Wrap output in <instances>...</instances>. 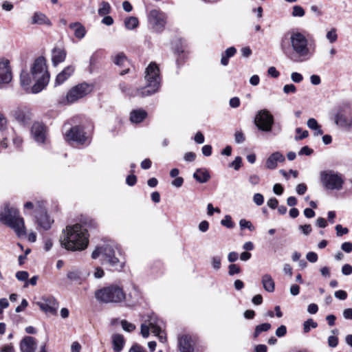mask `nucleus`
I'll return each instance as SVG.
<instances>
[{"label":"nucleus","mask_w":352,"mask_h":352,"mask_svg":"<svg viewBox=\"0 0 352 352\" xmlns=\"http://www.w3.org/2000/svg\"><path fill=\"white\" fill-rule=\"evenodd\" d=\"M280 48L285 56L294 63L308 61L314 54V49L310 47L305 33L295 29L285 34Z\"/></svg>","instance_id":"nucleus-1"},{"label":"nucleus","mask_w":352,"mask_h":352,"mask_svg":"<svg viewBox=\"0 0 352 352\" xmlns=\"http://www.w3.org/2000/svg\"><path fill=\"white\" fill-rule=\"evenodd\" d=\"M62 247L70 251L85 250L89 243L87 230L82 224L67 226L60 239Z\"/></svg>","instance_id":"nucleus-2"},{"label":"nucleus","mask_w":352,"mask_h":352,"mask_svg":"<svg viewBox=\"0 0 352 352\" xmlns=\"http://www.w3.org/2000/svg\"><path fill=\"white\" fill-rule=\"evenodd\" d=\"M0 222L13 230L18 236L26 235L23 218L20 215L19 210L9 203L0 206Z\"/></svg>","instance_id":"nucleus-3"},{"label":"nucleus","mask_w":352,"mask_h":352,"mask_svg":"<svg viewBox=\"0 0 352 352\" xmlns=\"http://www.w3.org/2000/svg\"><path fill=\"white\" fill-rule=\"evenodd\" d=\"M31 74L33 80L36 81L31 88V93H39L50 81V74L47 70L45 59L43 57H38L34 60L31 67Z\"/></svg>","instance_id":"nucleus-4"},{"label":"nucleus","mask_w":352,"mask_h":352,"mask_svg":"<svg viewBox=\"0 0 352 352\" xmlns=\"http://www.w3.org/2000/svg\"><path fill=\"white\" fill-rule=\"evenodd\" d=\"M96 298L103 303H121L126 300V295L123 287L111 284L98 289L95 292Z\"/></svg>","instance_id":"nucleus-5"},{"label":"nucleus","mask_w":352,"mask_h":352,"mask_svg":"<svg viewBox=\"0 0 352 352\" xmlns=\"http://www.w3.org/2000/svg\"><path fill=\"white\" fill-rule=\"evenodd\" d=\"M145 78L147 85L138 91V95L146 96L151 95L159 89L160 85V70L155 63H151L146 69Z\"/></svg>","instance_id":"nucleus-6"},{"label":"nucleus","mask_w":352,"mask_h":352,"mask_svg":"<svg viewBox=\"0 0 352 352\" xmlns=\"http://www.w3.org/2000/svg\"><path fill=\"white\" fill-rule=\"evenodd\" d=\"M116 248V246L113 244H105L101 247L97 248L92 252L91 257L96 259L101 255L103 262L109 263L117 270H121L124 267V262L120 261L119 258L115 256Z\"/></svg>","instance_id":"nucleus-7"},{"label":"nucleus","mask_w":352,"mask_h":352,"mask_svg":"<svg viewBox=\"0 0 352 352\" xmlns=\"http://www.w3.org/2000/svg\"><path fill=\"white\" fill-rule=\"evenodd\" d=\"M165 327L164 322L158 317L152 314L148 316V319L145 323L141 325V334L144 338H147L149 335V331L157 336L162 342L166 341V336L164 331Z\"/></svg>","instance_id":"nucleus-8"},{"label":"nucleus","mask_w":352,"mask_h":352,"mask_svg":"<svg viewBox=\"0 0 352 352\" xmlns=\"http://www.w3.org/2000/svg\"><path fill=\"white\" fill-rule=\"evenodd\" d=\"M320 179L323 186L329 190H340L342 188L344 179L341 174L332 170L322 171Z\"/></svg>","instance_id":"nucleus-9"},{"label":"nucleus","mask_w":352,"mask_h":352,"mask_svg":"<svg viewBox=\"0 0 352 352\" xmlns=\"http://www.w3.org/2000/svg\"><path fill=\"white\" fill-rule=\"evenodd\" d=\"M166 19V15L156 9L151 10L148 14L149 25L156 32H161L164 30Z\"/></svg>","instance_id":"nucleus-10"},{"label":"nucleus","mask_w":352,"mask_h":352,"mask_svg":"<svg viewBox=\"0 0 352 352\" xmlns=\"http://www.w3.org/2000/svg\"><path fill=\"white\" fill-rule=\"evenodd\" d=\"M35 219L38 230H48L54 223V220L47 214L45 209L43 208V203L41 202L36 203Z\"/></svg>","instance_id":"nucleus-11"},{"label":"nucleus","mask_w":352,"mask_h":352,"mask_svg":"<svg viewBox=\"0 0 352 352\" xmlns=\"http://www.w3.org/2000/svg\"><path fill=\"white\" fill-rule=\"evenodd\" d=\"M65 140L69 142H76L78 144H85L89 142V138L86 135L82 127L80 126H72L65 134Z\"/></svg>","instance_id":"nucleus-12"},{"label":"nucleus","mask_w":352,"mask_h":352,"mask_svg":"<svg viewBox=\"0 0 352 352\" xmlns=\"http://www.w3.org/2000/svg\"><path fill=\"white\" fill-rule=\"evenodd\" d=\"M91 90V86L87 83L78 84L68 91L66 99L69 103H73L87 96Z\"/></svg>","instance_id":"nucleus-13"},{"label":"nucleus","mask_w":352,"mask_h":352,"mask_svg":"<svg viewBox=\"0 0 352 352\" xmlns=\"http://www.w3.org/2000/svg\"><path fill=\"white\" fill-rule=\"evenodd\" d=\"M254 122L258 129L269 132L272 130L274 118L267 110L263 109L258 111L256 116Z\"/></svg>","instance_id":"nucleus-14"},{"label":"nucleus","mask_w":352,"mask_h":352,"mask_svg":"<svg viewBox=\"0 0 352 352\" xmlns=\"http://www.w3.org/2000/svg\"><path fill=\"white\" fill-rule=\"evenodd\" d=\"M36 305L46 314L51 315H56L59 307L56 299L52 296H43L40 301L36 302Z\"/></svg>","instance_id":"nucleus-15"},{"label":"nucleus","mask_w":352,"mask_h":352,"mask_svg":"<svg viewBox=\"0 0 352 352\" xmlns=\"http://www.w3.org/2000/svg\"><path fill=\"white\" fill-rule=\"evenodd\" d=\"M12 78L10 62L8 59H0V83H8Z\"/></svg>","instance_id":"nucleus-16"},{"label":"nucleus","mask_w":352,"mask_h":352,"mask_svg":"<svg viewBox=\"0 0 352 352\" xmlns=\"http://www.w3.org/2000/svg\"><path fill=\"white\" fill-rule=\"evenodd\" d=\"M32 135L38 143H44L46 138V127L41 122H34L32 126Z\"/></svg>","instance_id":"nucleus-17"},{"label":"nucleus","mask_w":352,"mask_h":352,"mask_svg":"<svg viewBox=\"0 0 352 352\" xmlns=\"http://www.w3.org/2000/svg\"><path fill=\"white\" fill-rule=\"evenodd\" d=\"M36 345V340L34 338L25 336L20 342V350L21 352H35Z\"/></svg>","instance_id":"nucleus-18"},{"label":"nucleus","mask_w":352,"mask_h":352,"mask_svg":"<svg viewBox=\"0 0 352 352\" xmlns=\"http://www.w3.org/2000/svg\"><path fill=\"white\" fill-rule=\"evenodd\" d=\"M285 160V156L281 153L274 152L267 159L265 167L270 170L275 169L278 166V162H283Z\"/></svg>","instance_id":"nucleus-19"},{"label":"nucleus","mask_w":352,"mask_h":352,"mask_svg":"<svg viewBox=\"0 0 352 352\" xmlns=\"http://www.w3.org/2000/svg\"><path fill=\"white\" fill-rule=\"evenodd\" d=\"M178 346L180 352H194L191 337L188 335L178 338Z\"/></svg>","instance_id":"nucleus-20"},{"label":"nucleus","mask_w":352,"mask_h":352,"mask_svg":"<svg viewBox=\"0 0 352 352\" xmlns=\"http://www.w3.org/2000/svg\"><path fill=\"white\" fill-rule=\"evenodd\" d=\"M75 67L73 65H69L64 68L56 78L55 86L60 85L66 81L74 72Z\"/></svg>","instance_id":"nucleus-21"},{"label":"nucleus","mask_w":352,"mask_h":352,"mask_svg":"<svg viewBox=\"0 0 352 352\" xmlns=\"http://www.w3.org/2000/svg\"><path fill=\"white\" fill-rule=\"evenodd\" d=\"M66 58V51L64 49L54 47L52 52V61L54 66L63 63Z\"/></svg>","instance_id":"nucleus-22"},{"label":"nucleus","mask_w":352,"mask_h":352,"mask_svg":"<svg viewBox=\"0 0 352 352\" xmlns=\"http://www.w3.org/2000/svg\"><path fill=\"white\" fill-rule=\"evenodd\" d=\"M112 347L114 352H120L124 345V339L122 335L115 333L111 336Z\"/></svg>","instance_id":"nucleus-23"},{"label":"nucleus","mask_w":352,"mask_h":352,"mask_svg":"<svg viewBox=\"0 0 352 352\" xmlns=\"http://www.w3.org/2000/svg\"><path fill=\"white\" fill-rule=\"evenodd\" d=\"M193 177L197 182L204 184L210 179V175L207 169L201 168L196 170L193 174Z\"/></svg>","instance_id":"nucleus-24"},{"label":"nucleus","mask_w":352,"mask_h":352,"mask_svg":"<svg viewBox=\"0 0 352 352\" xmlns=\"http://www.w3.org/2000/svg\"><path fill=\"white\" fill-rule=\"evenodd\" d=\"M261 283L264 289L267 292H274L275 289V283L269 274H265L262 276Z\"/></svg>","instance_id":"nucleus-25"},{"label":"nucleus","mask_w":352,"mask_h":352,"mask_svg":"<svg viewBox=\"0 0 352 352\" xmlns=\"http://www.w3.org/2000/svg\"><path fill=\"white\" fill-rule=\"evenodd\" d=\"M147 116V113L143 109L133 110L130 113V120L132 123L138 124L142 122Z\"/></svg>","instance_id":"nucleus-26"},{"label":"nucleus","mask_w":352,"mask_h":352,"mask_svg":"<svg viewBox=\"0 0 352 352\" xmlns=\"http://www.w3.org/2000/svg\"><path fill=\"white\" fill-rule=\"evenodd\" d=\"M32 74H29L27 71L23 70L20 75V83L22 87L28 91L29 89L31 90L30 85L32 82Z\"/></svg>","instance_id":"nucleus-27"},{"label":"nucleus","mask_w":352,"mask_h":352,"mask_svg":"<svg viewBox=\"0 0 352 352\" xmlns=\"http://www.w3.org/2000/svg\"><path fill=\"white\" fill-rule=\"evenodd\" d=\"M69 27L74 31L76 38L81 39L85 36L86 30L81 23L78 22L72 23L69 24Z\"/></svg>","instance_id":"nucleus-28"},{"label":"nucleus","mask_w":352,"mask_h":352,"mask_svg":"<svg viewBox=\"0 0 352 352\" xmlns=\"http://www.w3.org/2000/svg\"><path fill=\"white\" fill-rule=\"evenodd\" d=\"M32 24H38V25H51L50 20L47 17V16L41 12H36L32 16Z\"/></svg>","instance_id":"nucleus-29"},{"label":"nucleus","mask_w":352,"mask_h":352,"mask_svg":"<svg viewBox=\"0 0 352 352\" xmlns=\"http://www.w3.org/2000/svg\"><path fill=\"white\" fill-rule=\"evenodd\" d=\"M335 122L337 124H340L342 126L352 129V116L347 118L340 113H337L335 116Z\"/></svg>","instance_id":"nucleus-30"},{"label":"nucleus","mask_w":352,"mask_h":352,"mask_svg":"<svg viewBox=\"0 0 352 352\" xmlns=\"http://www.w3.org/2000/svg\"><path fill=\"white\" fill-rule=\"evenodd\" d=\"M140 298V291L134 286L133 290L129 294V305H133L138 302Z\"/></svg>","instance_id":"nucleus-31"},{"label":"nucleus","mask_w":352,"mask_h":352,"mask_svg":"<svg viewBox=\"0 0 352 352\" xmlns=\"http://www.w3.org/2000/svg\"><path fill=\"white\" fill-rule=\"evenodd\" d=\"M124 26L128 30H133L139 25L138 19L135 16H129L124 19Z\"/></svg>","instance_id":"nucleus-32"},{"label":"nucleus","mask_w":352,"mask_h":352,"mask_svg":"<svg viewBox=\"0 0 352 352\" xmlns=\"http://www.w3.org/2000/svg\"><path fill=\"white\" fill-rule=\"evenodd\" d=\"M14 118L23 124L26 123L30 119L28 115L22 109H17L15 111Z\"/></svg>","instance_id":"nucleus-33"},{"label":"nucleus","mask_w":352,"mask_h":352,"mask_svg":"<svg viewBox=\"0 0 352 352\" xmlns=\"http://www.w3.org/2000/svg\"><path fill=\"white\" fill-rule=\"evenodd\" d=\"M272 326L270 323H263L256 327L254 337L257 338L262 332L267 331L271 329Z\"/></svg>","instance_id":"nucleus-34"},{"label":"nucleus","mask_w":352,"mask_h":352,"mask_svg":"<svg viewBox=\"0 0 352 352\" xmlns=\"http://www.w3.org/2000/svg\"><path fill=\"white\" fill-rule=\"evenodd\" d=\"M111 11V6L108 2L102 1L100 4V8L98 9V14L100 16H105L108 14Z\"/></svg>","instance_id":"nucleus-35"},{"label":"nucleus","mask_w":352,"mask_h":352,"mask_svg":"<svg viewBox=\"0 0 352 352\" xmlns=\"http://www.w3.org/2000/svg\"><path fill=\"white\" fill-rule=\"evenodd\" d=\"M337 30L335 28H331L327 32L326 38L330 43H333L338 40Z\"/></svg>","instance_id":"nucleus-36"},{"label":"nucleus","mask_w":352,"mask_h":352,"mask_svg":"<svg viewBox=\"0 0 352 352\" xmlns=\"http://www.w3.org/2000/svg\"><path fill=\"white\" fill-rule=\"evenodd\" d=\"M318 327L317 322H314L313 319L309 318L305 321L303 323V331L305 333H308L311 327L315 329Z\"/></svg>","instance_id":"nucleus-37"},{"label":"nucleus","mask_w":352,"mask_h":352,"mask_svg":"<svg viewBox=\"0 0 352 352\" xmlns=\"http://www.w3.org/2000/svg\"><path fill=\"white\" fill-rule=\"evenodd\" d=\"M82 274L78 270L69 272L67 278L72 281H78L81 279Z\"/></svg>","instance_id":"nucleus-38"},{"label":"nucleus","mask_w":352,"mask_h":352,"mask_svg":"<svg viewBox=\"0 0 352 352\" xmlns=\"http://www.w3.org/2000/svg\"><path fill=\"white\" fill-rule=\"evenodd\" d=\"M239 226L242 230L245 228H248L250 231H254L255 230V227L252 223L250 221H247L244 219L240 220Z\"/></svg>","instance_id":"nucleus-39"},{"label":"nucleus","mask_w":352,"mask_h":352,"mask_svg":"<svg viewBox=\"0 0 352 352\" xmlns=\"http://www.w3.org/2000/svg\"><path fill=\"white\" fill-rule=\"evenodd\" d=\"M305 15L304 9L300 6L293 7L292 16L294 17H302Z\"/></svg>","instance_id":"nucleus-40"},{"label":"nucleus","mask_w":352,"mask_h":352,"mask_svg":"<svg viewBox=\"0 0 352 352\" xmlns=\"http://www.w3.org/2000/svg\"><path fill=\"white\" fill-rule=\"evenodd\" d=\"M221 224L228 228H232L234 226L230 215H226L224 219L221 221Z\"/></svg>","instance_id":"nucleus-41"},{"label":"nucleus","mask_w":352,"mask_h":352,"mask_svg":"<svg viewBox=\"0 0 352 352\" xmlns=\"http://www.w3.org/2000/svg\"><path fill=\"white\" fill-rule=\"evenodd\" d=\"M211 264L212 266V268L217 271L221 268V260L219 256H213L211 258Z\"/></svg>","instance_id":"nucleus-42"},{"label":"nucleus","mask_w":352,"mask_h":352,"mask_svg":"<svg viewBox=\"0 0 352 352\" xmlns=\"http://www.w3.org/2000/svg\"><path fill=\"white\" fill-rule=\"evenodd\" d=\"M121 325L123 329L128 332H131L135 329V326L133 324L126 320H122Z\"/></svg>","instance_id":"nucleus-43"},{"label":"nucleus","mask_w":352,"mask_h":352,"mask_svg":"<svg viewBox=\"0 0 352 352\" xmlns=\"http://www.w3.org/2000/svg\"><path fill=\"white\" fill-rule=\"evenodd\" d=\"M241 272V268L239 265L236 264H230L228 266V274L230 276H233L234 274H239Z\"/></svg>","instance_id":"nucleus-44"},{"label":"nucleus","mask_w":352,"mask_h":352,"mask_svg":"<svg viewBox=\"0 0 352 352\" xmlns=\"http://www.w3.org/2000/svg\"><path fill=\"white\" fill-rule=\"evenodd\" d=\"M307 126L311 129H319L320 126L315 118H309L307 122Z\"/></svg>","instance_id":"nucleus-45"},{"label":"nucleus","mask_w":352,"mask_h":352,"mask_svg":"<svg viewBox=\"0 0 352 352\" xmlns=\"http://www.w3.org/2000/svg\"><path fill=\"white\" fill-rule=\"evenodd\" d=\"M126 60V58L123 54H118L114 58V63L118 65H122Z\"/></svg>","instance_id":"nucleus-46"},{"label":"nucleus","mask_w":352,"mask_h":352,"mask_svg":"<svg viewBox=\"0 0 352 352\" xmlns=\"http://www.w3.org/2000/svg\"><path fill=\"white\" fill-rule=\"evenodd\" d=\"M253 201L257 206H261L264 202V198L261 193H255L253 196Z\"/></svg>","instance_id":"nucleus-47"},{"label":"nucleus","mask_w":352,"mask_h":352,"mask_svg":"<svg viewBox=\"0 0 352 352\" xmlns=\"http://www.w3.org/2000/svg\"><path fill=\"white\" fill-rule=\"evenodd\" d=\"M296 132L298 134H300V135L295 137L296 140H302L309 135L308 131H302L301 128H296Z\"/></svg>","instance_id":"nucleus-48"},{"label":"nucleus","mask_w":352,"mask_h":352,"mask_svg":"<svg viewBox=\"0 0 352 352\" xmlns=\"http://www.w3.org/2000/svg\"><path fill=\"white\" fill-rule=\"evenodd\" d=\"M242 164V159L241 157H236L234 160L230 164V166L233 167L234 170H239Z\"/></svg>","instance_id":"nucleus-49"},{"label":"nucleus","mask_w":352,"mask_h":352,"mask_svg":"<svg viewBox=\"0 0 352 352\" xmlns=\"http://www.w3.org/2000/svg\"><path fill=\"white\" fill-rule=\"evenodd\" d=\"M283 91H284V93H285L287 94H290V93L294 94L296 92V87L293 84L285 85L283 87Z\"/></svg>","instance_id":"nucleus-50"},{"label":"nucleus","mask_w":352,"mask_h":352,"mask_svg":"<svg viewBox=\"0 0 352 352\" xmlns=\"http://www.w3.org/2000/svg\"><path fill=\"white\" fill-rule=\"evenodd\" d=\"M29 274L25 271H19L16 272V277L19 280L25 281L28 278Z\"/></svg>","instance_id":"nucleus-51"},{"label":"nucleus","mask_w":352,"mask_h":352,"mask_svg":"<svg viewBox=\"0 0 352 352\" xmlns=\"http://www.w3.org/2000/svg\"><path fill=\"white\" fill-rule=\"evenodd\" d=\"M336 234L340 236L348 233L349 230L346 228H343L341 225L338 224L336 226Z\"/></svg>","instance_id":"nucleus-52"},{"label":"nucleus","mask_w":352,"mask_h":352,"mask_svg":"<svg viewBox=\"0 0 352 352\" xmlns=\"http://www.w3.org/2000/svg\"><path fill=\"white\" fill-rule=\"evenodd\" d=\"M291 78L293 82L299 83L303 80L302 76L298 72H293L291 74Z\"/></svg>","instance_id":"nucleus-53"},{"label":"nucleus","mask_w":352,"mask_h":352,"mask_svg":"<svg viewBox=\"0 0 352 352\" xmlns=\"http://www.w3.org/2000/svg\"><path fill=\"white\" fill-rule=\"evenodd\" d=\"M313 152H314L313 149L310 148L307 146H305L300 150V151L298 152V155H310L313 153Z\"/></svg>","instance_id":"nucleus-54"},{"label":"nucleus","mask_w":352,"mask_h":352,"mask_svg":"<svg viewBox=\"0 0 352 352\" xmlns=\"http://www.w3.org/2000/svg\"><path fill=\"white\" fill-rule=\"evenodd\" d=\"M287 333V328L285 325H280L276 331V336L280 338Z\"/></svg>","instance_id":"nucleus-55"},{"label":"nucleus","mask_w":352,"mask_h":352,"mask_svg":"<svg viewBox=\"0 0 352 352\" xmlns=\"http://www.w3.org/2000/svg\"><path fill=\"white\" fill-rule=\"evenodd\" d=\"M248 180L252 185L255 186L259 184L260 177L257 175L253 174L250 175Z\"/></svg>","instance_id":"nucleus-56"},{"label":"nucleus","mask_w":352,"mask_h":352,"mask_svg":"<svg viewBox=\"0 0 352 352\" xmlns=\"http://www.w3.org/2000/svg\"><path fill=\"white\" fill-rule=\"evenodd\" d=\"M306 258L311 263H316L318 261V255L314 252H308Z\"/></svg>","instance_id":"nucleus-57"},{"label":"nucleus","mask_w":352,"mask_h":352,"mask_svg":"<svg viewBox=\"0 0 352 352\" xmlns=\"http://www.w3.org/2000/svg\"><path fill=\"white\" fill-rule=\"evenodd\" d=\"M137 182V177L134 175H129L126 179V183L129 186H134Z\"/></svg>","instance_id":"nucleus-58"},{"label":"nucleus","mask_w":352,"mask_h":352,"mask_svg":"<svg viewBox=\"0 0 352 352\" xmlns=\"http://www.w3.org/2000/svg\"><path fill=\"white\" fill-rule=\"evenodd\" d=\"M129 352H146V351L140 344H134L130 348Z\"/></svg>","instance_id":"nucleus-59"},{"label":"nucleus","mask_w":352,"mask_h":352,"mask_svg":"<svg viewBox=\"0 0 352 352\" xmlns=\"http://www.w3.org/2000/svg\"><path fill=\"white\" fill-rule=\"evenodd\" d=\"M342 273L345 276L352 274V266L349 264H345L342 267Z\"/></svg>","instance_id":"nucleus-60"},{"label":"nucleus","mask_w":352,"mask_h":352,"mask_svg":"<svg viewBox=\"0 0 352 352\" xmlns=\"http://www.w3.org/2000/svg\"><path fill=\"white\" fill-rule=\"evenodd\" d=\"M338 344V338L336 336H331L328 338V344L331 347H336Z\"/></svg>","instance_id":"nucleus-61"},{"label":"nucleus","mask_w":352,"mask_h":352,"mask_svg":"<svg viewBox=\"0 0 352 352\" xmlns=\"http://www.w3.org/2000/svg\"><path fill=\"white\" fill-rule=\"evenodd\" d=\"M296 190L298 195H302L307 191V186L305 184H300L297 185Z\"/></svg>","instance_id":"nucleus-62"},{"label":"nucleus","mask_w":352,"mask_h":352,"mask_svg":"<svg viewBox=\"0 0 352 352\" xmlns=\"http://www.w3.org/2000/svg\"><path fill=\"white\" fill-rule=\"evenodd\" d=\"M209 228V223L207 221H202L199 224V230L202 232H206Z\"/></svg>","instance_id":"nucleus-63"},{"label":"nucleus","mask_w":352,"mask_h":352,"mask_svg":"<svg viewBox=\"0 0 352 352\" xmlns=\"http://www.w3.org/2000/svg\"><path fill=\"white\" fill-rule=\"evenodd\" d=\"M341 248L345 252L350 253L352 252V243L344 242L342 244Z\"/></svg>","instance_id":"nucleus-64"}]
</instances>
